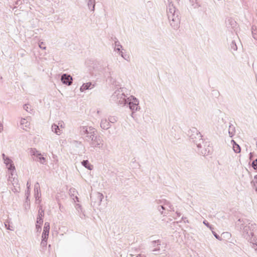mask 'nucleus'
<instances>
[{
	"label": "nucleus",
	"instance_id": "nucleus-1",
	"mask_svg": "<svg viewBox=\"0 0 257 257\" xmlns=\"http://www.w3.org/2000/svg\"><path fill=\"white\" fill-rule=\"evenodd\" d=\"M187 134L189 138L190 141L196 145L197 148V151L199 154L205 156L209 154L210 150L208 148V146L207 148H205V146L204 145V148L202 147L204 145L202 136L196 127L190 128L187 132Z\"/></svg>",
	"mask_w": 257,
	"mask_h": 257
},
{
	"label": "nucleus",
	"instance_id": "nucleus-2",
	"mask_svg": "<svg viewBox=\"0 0 257 257\" xmlns=\"http://www.w3.org/2000/svg\"><path fill=\"white\" fill-rule=\"evenodd\" d=\"M167 15L171 26L174 29H177L179 27V12L174 5L170 3L167 8Z\"/></svg>",
	"mask_w": 257,
	"mask_h": 257
},
{
	"label": "nucleus",
	"instance_id": "nucleus-3",
	"mask_svg": "<svg viewBox=\"0 0 257 257\" xmlns=\"http://www.w3.org/2000/svg\"><path fill=\"white\" fill-rule=\"evenodd\" d=\"M238 221L241 223L240 225V229L246 238L252 236L253 231L257 229V225L248 219H239Z\"/></svg>",
	"mask_w": 257,
	"mask_h": 257
},
{
	"label": "nucleus",
	"instance_id": "nucleus-4",
	"mask_svg": "<svg viewBox=\"0 0 257 257\" xmlns=\"http://www.w3.org/2000/svg\"><path fill=\"white\" fill-rule=\"evenodd\" d=\"M125 88H119L116 90L112 95V99L118 104L123 106L126 104L127 98L125 95Z\"/></svg>",
	"mask_w": 257,
	"mask_h": 257
},
{
	"label": "nucleus",
	"instance_id": "nucleus-5",
	"mask_svg": "<svg viewBox=\"0 0 257 257\" xmlns=\"http://www.w3.org/2000/svg\"><path fill=\"white\" fill-rule=\"evenodd\" d=\"M90 146L92 148H100L103 146V140L101 137L96 135L95 133L90 138L87 140Z\"/></svg>",
	"mask_w": 257,
	"mask_h": 257
},
{
	"label": "nucleus",
	"instance_id": "nucleus-6",
	"mask_svg": "<svg viewBox=\"0 0 257 257\" xmlns=\"http://www.w3.org/2000/svg\"><path fill=\"white\" fill-rule=\"evenodd\" d=\"M80 132L81 135H85L86 140H88L92 136L96 133V130L88 126H82L80 127Z\"/></svg>",
	"mask_w": 257,
	"mask_h": 257
},
{
	"label": "nucleus",
	"instance_id": "nucleus-7",
	"mask_svg": "<svg viewBox=\"0 0 257 257\" xmlns=\"http://www.w3.org/2000/svg\"><path fill=\"white\" fill-rule=\"evenodd\" d=\"M126 104H128L130 109L132 111H137L140 109L139 100L133 95L127 97Z\"/></svg>",
	"mask_w": 257,
	"mask_h": 257
},
{
	"label": "nucleus",
	"instance_id": "nucleus-8",
	"mask_svg": "<svg viewBox=\"0 0 257 257\" xmlns=\"http://www.w3.org/2000/svg\"><path fill=\"white\" fill-rule=\"evenodd\" d=\"M31 155L36 156L38 158V161L42 164H45L46 163V159L42 156L40 153L35 148H31L29 151Z\"/></svg>",
	"mask_w": 257,
	"mask_h": 257
},
{
	"label": "nucleus",
	"instance_id": "nucleus-9",
	"mask_svg": "<svg viewBox=\"0 0 257 257\" xmlns=\"http://www.w3.org/2000/svg\"><path fill=\"white\" fill-rule=\"evenodd\" d=\"M3 158L4 163L6 164L7 168L11 171H15V167L14 166L13 161L8 157L6 156L4 154H3Z\"/></svg>",
	"mask_w": 257,
	"mask_h": 257
},
{
	"label": "nucleus",
	"instance_id": "nucleus-10",
	"mask_svg": "<svg viewBox=\"0 0 257 257\" xmlns=\"http://www.w3.org/2000/svg\"><path fill=\"white\" fill-rule=\"evenodd\" d=\"M61 80L63 84L69 86L72 84L73 79L70 75L63 74L61 77Z\"/></svg>",
	"mask_w": 257,
	"mask_h": 257
},
{
	"label": "nucleus",
	"instance_id": "nucleus-11",
	"mask_svg": "<svg viewBox=\"0 0 257 257\" xmlns=\"http://www.w3.org/2000/svg\"><path fill=\"white\" fill-rule=\"evenodd\" d=\"M20 127L21 128L28 131L30 128V122L26 118H22L20 122Z\"/></svg>",
	"mask_w": 257,
	"mask_h": 257
},
{
	"label": "nucleus",
	"instance_id": "nucleus-12",
	"mask_svg": "<svg viewBox=\"0 0 257 257\" xmlns=\"http://www.w3.org/2000/svg\"><path fill=\"white\" fill-rule=\"evenodd\" d=\"M44 215V210L43 209V207L42 205H40L39 207V209L38 211V214L37 218V223H39V224H42L43 221L42 219V217Z\"/></svg>",
	"mask_w": 257,
	"mask_h": 257
},
{
	"label": "nucleus",
	"instance_id": "nucleus-13",
	"mask_svg": "<svg viewBox=\"0 0 257 257\" xmlns=\"http://www.w3.org/2000/svg\"><path fill=\"white\" fill-rule=\"evenodd\" d=\"M100 125V127L103 130H108L111 126L109 121L106 118L101 119Z\"/></svg>",
	"mask_w": 257,
	"mask_h": 257
},
{
	"label": "nucleus",
	"instance_id": "nucleus-14",
	"mask_svg": "<svg viewBox=\"0 0 257 257\" xmlns=\"http://www.w3.org/2000/svg\"><path fill=\"white\" fill-rule=\"evenodd\" d=\"M94 87V85H93L91 82H88L86 83H84L80 88V90L81 92H83L85 90L91 89Z\"/></svg>",
	"mask_w": 257,
	"mask_h": 257
},
{
	"label": "nucleus",
	"instance_id": "nucleus-15",
	"mask_svg": "<svg viewBox=\"0 0 257 257\" xmlns=\"http://www.w3.org/2000/svg\"><path fill=\"white\" fill-rule=\"evenodd\" d=\"M77 192L75 188H72L70 189L69 194L71 197H74V198H73V199L74 200L75 202L79 201L78 198L77 196Z\"/></svg>",
	"mask_w": 257,
	"mask_h": 257
},
{
	"label": "nucleus",
	"instance_id": "nucleus-16",
	"mask_svg": "<svg viewBox=\"0 0 257 257\" xmlns=\"http://www.w3.org/2000/svg\"><path fill=\"white\" fill-rule=\"evenodd\" d=\"M52 132L55 133L57 135H60L62 133V130L58 126L57 124H53L51 126Z\"/></svg>",
	"mask_w": 257,
	"mask_h": 257
},
{
	"label": "nucleus",
	"instance_id": "nucleus-17",
	"mask_svg": "<svg viewBox=\"0 0 257 257\" xmlns=\"http://www.w3.org/2000/svg\"><path fill=\"white\" fill-rule=\"evenodd\" d=\"M158 210L161 213V214H164V215H166V214H167V213L166 212V210H168V208L165 206L162 205H159L157 207Z\"/></svg>",
	"mask_w": 257,
	"mask_h": 257
},
{
	"label": "nucleus",
	"instance_id": "nucleus-18",
	"mask_svg": "<svg viewBox=\"0 0 257 257\" xmlns=\"http://www.w3.org/2000/svg\"><path fill=\"white\" fill-rule=\"evenodd\" d=\"M228 132L229 136L231 138H232L235 135V127L232 124H230L229 125Z\"/></svg>",
	"mask_w": 257,
	"mask_h": 257
},
{
	"label": "nucleus",
	"instance_id": "nucleus-19",
	"mask_svg": "<svg viewBox=\"0 0 257 257\" xmlns=\"http://www.w3.org/2000/svg\"><path fill=\"white\" fill-rule=\"evenodd\" d=\"M85 1L87 3L88 9L91 11H94L95 9V1L92 0H90V2L89 0Z\"/></svg>",
	"mask_w": 257,
	"mask_h": 257
},
{
	"label": "nucleus",
	"instance_id": "nucleus-20",
	"mask_svg": "<svg viewBox=\"0 0 257 257\" xmlns=\"http://www.w3.org/2000/svg\"><path fill=\"white\" fill-rule=\"evenodd\" d=\"M81 164L89 170H91L93 169V166L89 163L88 160H83L81 162Z\"/></svg>",
	"mask_w": 257,
	"mask_h": 257
},
{
	"label": "nucleus",
	"instance_id": "nucleus-21",
	"mask_svg": "<svg viewBox=\"0 0 257 257\" xmlns=\"http://www.w3.org/2000/svg\"><path fill=\"white\" fill-rule=\"evenodd\" d=\"M96 198L97 202L98 205H100L101 204V203L102 202V200L103 198V195L102 193H100L99 192H97L96 193Z\"/></svg>",
	"mask_w": 257,
	"mask_h": 257
},
{
	"label": "nucleus",
	"instance_id": "nucleus-22",
	"mask_svg": "<svg viewBox=\"0 0 257 257\" xmlns=\"http://www.w3.org/2000/svg\"><path fill=\"white\" fill-rule=\"evenodd\" d=\"M231 142L233 143V150L236 153H239L240 152V146L237 144L234 141L232 140Z\"/></svg>",
	"mask_w": 257,
	"mask_h": 257
},
{
	"label": "nucleus",
	"instance_id": "nucleus-23",
	"mask_svg": "<svg viewBox=\"0 0 257 257\" xmlns=\"http://www.w3.org/2000/svg\"><path fill=\"white\" fill-rule=\"evenodd\" d=\"M246 239L249 241L250 242L257 245V237L254 236L253 234L252 236H249Z\"/></svg>",
	"mask_w": 257,
	"mask_h": 257
},
{
	"label": "nucleus",
	"instance_id": "nucleus-24",
	"mask_svg": "<svg viewBox=\"0 0 257 257\" xmlns=\"http://www.w3.org/2000/svg\"><path fill=\"white\" fill-rule=\"evenodd\" d=\"M23 108L27 112L30 113H32L33 112V110L29 104H25Z\"/></svg>",
	"mask_w": 257,
	"mask_h": 257
},
{
	"label": "nucleus",
	"instance_id": "nucleus-25",
	"mask_svg": "<svg viewBox=\"0 0 257 257\" xmlns=\"http://www.w3.org/2000/svg\"><path fill=\"white\" fill-rule=\"evenodd\" d=\"M115 39L116 40L114 41V45H115L114 50L117 51H120V49L122 48V46L120 44L119 41L116 39Z\"/></svg>",
	"mask_w": 257,
	"mask_h": 257
},
{
	"label": "nucleus",
	"instance_id": "nucleus-26",
	"mask_svg": "<svg viewBox=\"0 0 257 257\" xmlns=\"http://www.w3.org/2000/svg\"><path fill=\"white\" fill-rule=\"evenodd\" d=\"M164 205H165L168 208V210H166V212L168 211H174L173 207L169 202L165 201V203L164 204Z\"/></svg>",
	"mask_w": 257,
	"mask_h": 257
},
{
	"label": "nucleus",
	"instance_id": "nucleus-27",
	"mask_svg": "<svg viewBox=\"0 0 257 257\" xmlns=\"http://www.w3.org/2000/svg\"><path fill=\"white\" fill-rule=\"evenodd\" d=\"M230 49L233 51L237 50V47L234 41H232L230 44Z\"/></svg>",
	"mask_w": 257,
	"mask_h": 257
},
{
	"label": "nucleus",
	"instance_id": "nucleus-28",
	"mask_svg": "<svg viewBox=\"0 0 257 257\" xmlns=\"http://www.w3.org/2000/svg\"><path fill=\"white\" fill-rule=\"evenodd\" d=\"M226 23H227V25H230L231 27H234V25H235L236 23L234 21V20H233L231 18H229L227 22H226Z\"/></svg>",
	"mask_w": 257,
	"mask_h": 257
},
{
	"label": "nucleus",
	"instance_id": "nucleus-29",
	"mask_svg": "<svg viewBox=\"0 0 257 257\" xmlns=\"http://www.w3.org/2000/svg\"><path fill=\"white\" fill-rule=\"evenodd\" d=\"M117 120V118L116 117L114 116H110L108 117V121L110 123H114L116 122Z\"/></svg>",
	"mask_w": 257,
	"mask_h": 257
},
{
	"label": "nucleus",
	"instance_id": "nucleus-30",
	"mask_svg": "<svg viewBox=\"0 0 257 257\" xmlns=\"http://www.w3.org/2000/svg\"><path fill=\"white\" fill-rule=\"evenodd\" d=\"M49 232H46V231H43L42 234V239L44 240H47L48 238Z\"/></svg>",
	"mask_w": 257,
	"mask_h": 257
},
{
	"label": "nucleus",
	"instance_id": "nucleus-31",
	"mask_svg": "<svg viewBox=\"0 0 257 257\" xmlns=\"http://www.w3.org/2000/svg\"><path fill=\"white\" fill-rule=\"evenodd\" d=\"M50 230V224L48 222H45L44 224V226L43 228V231H46V232H49Z\"/></svg>",
	"mask_w": 257,
	"mask_h": 257
},
{
	"label": "nucleus",
	"instance_id": "nucleus-32",
	"mask_svg": "<svg viewBox=\"0 0 257 257\" xmlns=\"http://www.w3.org/2000/svg\"><path fill=\"white\" fill-rule=\"evenodd\" d=\"M5 227L7 228V229L12 230V231L14 230V227L13 226L10 225L9 224V222L7 221L6 222H5Z\"/></svg>",
	"mask_w": 257,
	"mask_h": 257
},
{
	"label": "nucleus",
	"instance_id": "nucleus-33",
	"mask_svg": "<svg viewBox=\"0 0 257 257\" xmlns=\"http://www.w3.org/2000/svg\"><path fill=\"white\" fill-rule=\"evenodd\" d=\"M35 195L37 200L39 199L40 197L39 196V188L36 187V186H35Z\"/></svg>",
	"mask_w": 257,
	"mask_h": 257
},
{
	"label": "nucleus",
	"instance_id": "nucleus-34",
	"mask_svg": "<svg viewBox=\"0 0 257 257\" xmlns=\"http://www.w3.org/2000/svg\"><path fill=\"white\" fill-rule=\"evenodd\" d=\"M58 126H59V127L62 130L63 128L65 126L64 122L63 121H60L57 124Z\"/></svg>",
	"mask_w": 257,
	"mask_h": 257
},
{
	"label": "nucleus",
	"instance_id": "nucleus-35",
	"mask_svg": "<svg viewBox=\"0 0 257 257\" xmlns=\"http://www.w3.org/2000/svg\"><path fill=\"white\" fill-rule=\"evenodd\" d=\"M47 240H44L42 239V241L41 242V245L42 247H45L47 245Z\"/></svg>",
	"mask_w": 257,
	"mask_h": 257
},
{
	"label": "nucleus",
	"instance_id": "nucleus-36",
	"mask_svg": "<svg viewBox=\"0 0 257 257\" xmlns=\"http://www.w3.org/2000/svg\"><path fill=\"white\" fill-rule=\"evenodd\" d=\"M44 45H45L44 43L42 42L40 43H39V46L41 49L45 50L46 47L45 46H44Z\"/></svg>",
	"mask_w": 257,
	"mask_h": 257
},
{
	"label": "nucleus",
	"instance_id": "nucleus-37",
	"mask_svg": "<svg viewBox=\"0 0 257 257\" xmlns=\"http://www.w3.org/2000/svg\"><path fill=\"white\" fill-rule=\"evenodd\" d=\"M36 229L37 230V231H38V232L40 231L41 229V224H39V223H37L36 222Z\"/></svg>",
	"mask_w": 257,
	"mask_h": 257
},
{
	"label": "nucleus",
	"instance_id": "nucleus-38",
	"mask_svg": "<svg viewBox=\"0 0 257 257\" xmlns=\"http://www.w3.org/2000/svg\"><path fill=\"white\" fill-rule=\"evenodd\" d=\"M203 223L208 227H209L211 230H212V227L210 225L209 223L206 220H204L203 221Z\"/></svg>",
	"mask_w": 257,
	"mask_h": 257
},
{
	"label": "nucleus",
	"instance_id": "nucleus-39",
	"mask_svg": "<svg viewBox=\"0 0 257 257\" xmlns=\"http://www.w3.org/2000/svg\"><path fill=\"white\" fill-rule=\"evenodd\" d=\"M257 165V159L254 160L251 164V166L253 168H254V167Z\"/></svg>",
	"mask_w": 257,
	"mask_h": 257
},
{
	"label": "nucleus",
	"instance_id": "nucleus-40",
	"mask_svg": "<svg viewBox=\"0 0 257 257\" xmlns=\"http://www.w3.org/2000/svg\"><path fill=\"white\" fill-rule=\"evenodd\" d=\"M212 231V233H213V235L216 237V238L219 239V238H220L219 236L216 232H215L214 231Z\"/></svg>",
	"mask_w": 257,
	"mask_h": 257
},
{
	"label": "nucleus",
	"instance_id": "nucleus-41",
	"mask_svg": "<svg viewBox=\"0 0 257 257\" xmlns=\"http://www.w3.org/2000/svg\"><path fill=\"white\" fill-rule=\"evenodd\" d=\"M119 54L121 55V56L124 59L126 60V59L125 58V57L124 56V55L123 54V53L122 52H120Z\"/></svg>",
	"mask_w": 257,
	"mask_h": 257
},
{
	"label": "nucleus",
	"instance_id": "nucleus-42",
	"mask_svg": "<svg viewBox=\"0 0 257 257\" xmlns=\"http://www.w3.org/2000/svg\"><path fill=\"white\" fill-rule=\"evenodd\" d=\"M253 157V154L252 153H250L249 154V159L251 160Z\"/></svg>",
	"mask_w": 257,
	"mask_h": 257
},
{
	"label": "nucleus",
	"instance_id": "nucleus-43",
	"mask_svg": "<svg viewBox=\"0 0 257 257\" xmlns=\"http://www.w3.org/2000/svg\"><path fill=\"white\" fill-rule=\"evenodd\" d=\"M27 188L28 189H29L30 187V184H29V183L28 182L27 183Z\"/></svg>",
	"mask_w": 257,
	"mask_h": 257
},
{
	"label": "nucleus",
	"instance_id": "nucleus-44",
	"mask_svg": "<svg viewBox=\"0 0 257 257\" xmlns=\"http://www.w3.org/2000/svg\"><path fill=\"white\" fill-rule=\"evenodd\" d=\"M135 257H146V256H144V255H142V254H138L137 256H136Z\"/></svg>",
	"mask_w": 257,
	"mask_h": 257
},
{
	"label": "nucleus",
	"instance_id": "nucleus-45",
	"mask_svg": "<svg viewBox=\"0 0 257 257\" xmlns=\"http://www.w3.org/2000/svg\"><path fill=\"white\" fill-rule=\"evenodd\" d=\"M176 214H177V216H178V217H180V215H181V213H180V212H176Z\"/></svg>",
	"mask_w": 257,
	"mask_h": 257
},
{
	"label": "nucleus",
	"instance_id": "nucleus-46",
	"mask_svg": "<svg viewBox=\"0 0 257 257\" xmlns=\"http://www.w3.org/2000/svg\"><path fill=\"white\" fill-rule=\"evenodd\" d=\"M27 194H28L27 197V199H28V195H29V189L28 190V191H27Z\"/></svg>",
	"mask_w": 257,
	"mask_h": 257
},
{
	"label": "nucleus",
	"instance_id": "nucleus-47",
	"mask_svg": "<svg viewBox=\"0 0 257 257\" xmlns=\"http://www.w3.org/2000/svg\"><path fill=\"white\" fill-rule=\"evenodd\" d=\"M254 170H257V165L254 167V168H253Z\"/></svg>",
	"mask_w": 257,
	"mask_h": 257
},
{
	"label": "nucleus",
	"instance_id": "nucleus-48",
	"mask_svg": "<svg viewBox=\"0 0 257 257\" xmlns=\"http://www.w3.org/2000/svg\"><path fill=\"white\" fill-rule=\"evenodd\" d=\"M81 207V206L79 204L76 205V207Z\"/></svg>",
	"mask_w": 257,
	"mask_h": 257
},
{
	"label": "nucleus",
	"instance_id": "nucleus-49",
	"mask_svg": "<svg viewBox=\"0 0 257 257\" xmlns=\"http://www.w3.org/2000/svg\"><path fill=\"white\" fill-rule=\"evenodd\" d=\"M156 251H157V249H155L153 250V252H156Z\"/></svg>",
	"mask_w": 257,
	"mask_h": 257
},
{
	"label": "nucleus",
	"instance_id": "nucleus-50",
	"mask_svg": "<svg viewBox=\"0 0 257 257\" xmlns=\"http://www.w3.org/2000/svg\"><path fill=\"white\" fill-rule=\"evenodd\" d=\"M251 184H253V185H254V183L253 181H251Z\"/></svg>",
	"mask_w": 257,
	"mask_h": 257
},
{
	"label": "nucleus",
	"instance_id": "nucleus-51",
	"mask_svg": "<svg viewBox=\"0 0 257 257\" xmlns=\"http://www.w3.org/2000/svg\"><path fill=\"white\" fill-rule=\"evenodd\" d=\"M97 113L98 114H99V113H100V111H99V110H97Z\"/></svg>",
	"mask_w": 257,
	"mask_h": 257
},
{
	"label": "nucleus",
	"instance_id": "nucleus-52",
	"mask_svg": "<svg viewBox=\"0 0 257 257\" xmlns=\"http://www.w3.org/2000/svg\"><path fill=\"white\" fill-rule=\"evenodd\" d=\"M255 190L256 192H257V187L255 188Z\"/></svg>",
	"mask_w": 257,
	"mask_h": 257
},
{
	"label": "nucleus",
	"instance_id": "nucleus-53",
	"mask_svg": "<svg viewBox=\"0 0 257 257\" xmlns=\"http://www.w3.org/2000/svg\"><path fill=\"white\" fill-rule=\"evenodd\" d=\"M153 243H156V241H153Z\"/></svg>",
	"mask_w": 257,
	"mask_h": 257
}]
</instances>
